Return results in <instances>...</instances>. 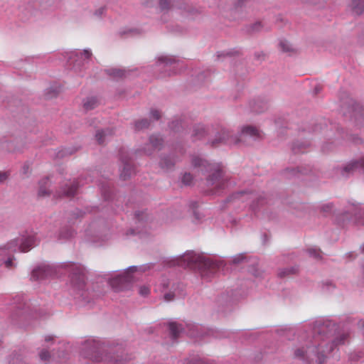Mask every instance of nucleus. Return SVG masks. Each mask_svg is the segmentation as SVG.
<instances>
[{"label": "nucleus", "mask_w": 364, "mask_h": 364, "mask_svg": "<svg viewBox=\"0 0 364 364\" xmlns=\"http://www.w3.org/2000/svg\"><path fill=\"white\" fill-rule=\"evenodd\" d=\"M28 165H24L23 167V173L24 174H26L28 171Z\"/></svg>", "instance_id": "nucleus-54"}, {"label": "nucleus", "mask_w": 364, "mask_h": 364, "mask_svg": "<svg viewBox=\"0 0 364 364\" xmlns=\"http://www.w3.org/2000/svg\"><path fill=\"white\" fill-rule=\"evenodd\" d=\"M159 70H164V76H171L181 72L184 68L183 61L171 55H161L156 61Z\"/></svg>", "instance_id": "nucleus-8"}, {"label": "nucleus", "mask_w": 364, "mask_h": 364, "mask_svg": "<svg viewBox=\"0 0 364 364\" xmlns=\"http://www.w3.org/2000/svg\"><path fill=\"white\" fill-rule=\"evenodd\" d=\"M75 234V231L68 228H63L59 234V237L63 239H68L74 236Z\"/></svg>", "instance_id": "nucleus-29"}, {"label": "nucleus", "mask_w": 364, "mask_h": 364, "mask_svg": "<svg viewBox=\"0 0 364 364\" xmlns=\"http://www.w3.org/2000/svg\"><path fill=\"white\" fill-rule=\"evenodd\" d=\"M202 325L195 323H190L186 324V331L181 323L177 322H170L168 323L169 333L173 340H176L180 337L181 333L186 332V333L193 338L200 337L203 335Z\"/></svg>", "instance_id": "nucleus-7"}, {"label": "nucleus", "mask_w": 364, "mask_h": 364, "mask_svg": "<svg viewBox=\"0 0 364 364\" xmlns=\"http://www.w3.org/2000/svg\"><path fill=\"white\" fill-rule=\"evenodd\" d=\"M179 124V122L178 121H176V122H172L171 124H170V127L171 129H173L176 125H178Z\"/></svg>", "instance_id": "nucleus-53"}, {"label": "nucleus", "mask_w": 364, "mask_h": 364, "mask_svg": "<svg viewBox=\"0 0 364 364\" xmlns=\"http://www.w3.org/2000/svg\"><path fill=\"white\" fill-rule=\"evenodd\" d=\"M364 168V158H361L359 161H352L350 164H348L344 168H343V173H350L354 172L357 171H360Z\"/></svg>", "instance_id": "nucleus-15"}, {"label": "nucleus", "mask_w": 364, "mask_h": 364, "mask_svg": "<svg viewBox=\"0 0 364 364\" xmlns=\"http://www.w3.org/2000/svg\"><path fill=\"white\" fill-rule=\"evenodd\" d=\"M127 235H136V234H139V232H136L135 230H134V229H130V230L127 232Z\"/></svg>", "instance_id": "nucleus-51"}, {"label": "nucleus", "mask_w": 364, "mask_h": 364, "mask_svg": "<svg viewBox=\"0 0 364 364\" xmlns=\"http://www.w3.org/2000/svg\"><path fill=\"white\" fill-rule=\"evenodd\" d=\"M242 134L243 136L248 135L253 137L260 138L261 134L259 131L253 127H245L242 129Z\"/></svg>", "instance_id": "nucleus-21"}, {"label": "nucleus", "mask_w": 364, "mask_h": 364, "mask_svg": "<svg viewBox=\"0 0 364 364\" xmlns=\"http://www.w3.org/2000/svg\"><path fill=\"white\" fill-rule=\"evenodd\" d=\"M11 142L8 141L5 139H0V151H11Z\"/></svg>", "instance_id": "nucleus-35"}, {"label": "nucleus", "mask_w": 364, "mask_h": 364, "mask_svg": "<svg viewBox=\"0 0 364 364\" xmlns=\"http://www.w3.org/2000/svg\"><path fill=\"white\" fill-rule=\"evenodd\" d=\"M80 181L77 180L67 181L62 184L60 190L56 193V195L59 198L63 196H74L77 193V188L80 187Z\"/></svg>", "instance_id": "nucleus-11"}, {"label": "nucleus", "mask_w": 364, "mask_h": 364, "mask_svg": "<svg viewBox=\"0 0 364 364\" xmlns=\"http://www.w3.org/2000/svg\"><path fill=\"white\" fill-rule=\"evenodd\" d=\"M9 364H27L20 353H13L9 360Z\"/></svg>", "instance_id": "nucleus-24"}, {"label": "nucleus", "mask_w": 364, "mask_h": 364, "mask_svg": "<svg viewBox=\"0 0 364 364\" xmlns=\"http://www.w3.org/2000/svg\"><path fill=\"white\" fill-rule=\"evenodd\" d=\"M86 234L93 237L92 241L94 242H103L109 238V230L103 221L92 223L86 230Z\"/></svg>", "instance_id": "nucleus-9"}, {"label": "nucleus", "mask_w": 364, "mask_h": 364, "mask_svg": "<svg viewBox=\"0 0 364 364\" xmlns=\"http://www.w3.org/2000/svg\"><path fill=\"white\" fill-rule=\"evenodd\" d=\"M134 32H135L134 30H128V31H120L119 33L121 36H122V35L127 34L128 33H134Z\"/></svg>", "instance_id": "nucleus-52"}, {"label": "nucleus", "mask_w": 364, "mask_h": 364, "mask_svg": "<svg viewBox=\"0 0 364 364\" xmlns=\"http://www.w3.org/2000/svg\"><path fill=\"white\" fill-rule=\"evenodd\" d=\"M172 7L171 0H159V8L161 11H168Z\"/></svg>", "instance_id": "nucleus-31"}, {"label": "nucleus", "mask_w": 364, "mask_h": 364, "mask_svg": "<svg viewBox=\"0 0 364 364\" xmlns=\"http://www.w3.org/2000/svg\"><path fill=\"white\" fill-rule=\"evenodd\" d=\"M209 172L208 178H206V195L208 192L218 193L225 187L228 180L220 164H214L206 165V172Z\"/></svg>", "instance_id": "nucleus-6"}, {"label": "nucleus", "mask_w": 364, "mask_h": 364, "mask_svg": "<svg viewBox=\"0 0 364 364\" xmlns=\"http://www.w3.org/2000/svg\"><path fill=\"white\" fill-rule=\"evenodd\" d=\"M120 159L122 164V168L120 170L119 177L122 180L126 181L134 173V168L131 161L127 156H124L122 152L120 154Z\"/></svg>", "instance_id": "nucleus-13"}, {"label": "nucleus", "mask_w": 364, "mask_h": 364, "mask_svg": "<svg viewBox=\"0 0 364 364\" xmlns=\"http://www.w3.org/2000/svg\"><path fill=\"white\" fill-rule=\"evenodd\" d=\"M105 11H106V8L105 6H101L95 10L93 15L97 18H101L105 15Z\"/></svg>", "instance_id": "nucleus-40"}, {"label": "nucleus", "mask_w": 364, "mask_h": 364, "mask_svg": "<svg viewBox=\"0 0 364 364\" xmlns=\"http://www.w3.org/2000/svg\"><path fill=\"white\" fill-rule=\"evenodd\" d=\"M143 215H144L143 212L136 211L135 213V217L138 221H141V220H144Z\"/></svg>", "instance_id": "nucleus-47"}, {"label": "nucleus", "mask_w": 364, "mask_h": 364, "mask_svg": "<svg viewBox=\"0 0 364 364\" xmlns=\"http://www.w3.org/2000/svg\"><path fill=\"white\" fill-rule=\"evenodd\" d=\"M152 263L145 264L140 266L129 267L122 274L118 275L109 281V284L116 292L127 291L131 289L134 282L132 273L141 272H145L153 268Z\"/></svg>", "instance_id": "nucleus-5"}, {"label": "nucleus", "mask_w": 364, "mask_h": 364, "mask_svg": "<svg viewBox=\"0 0 364 364\" xmlns=\"http://www.w3.org/2000/svg\"><path fill=\"white\" fill-rule=\"evenodd\" d=\"M171 265L188 268L199 273L203 277L205 272V257L202 253L188 250L183 255L173 259Z\"/></svg>", "instance_id": "nucleus-4"}, {"label": "nucleus", "mask_w": 364, "mask_h": 364, "mask_svg": "<svg viewBox=\"0 0 364 364\" xmlns=\"http://www.w3.org/2000/svg\"><path fill=\"white\" fill-rule=\"evenodd\" d=\"M293 150H294V151L295 153H297V152H298V151H296V147H294V148H293Z\"/></svg>", "instance_id": "nucleus-57"}, {"label": "nucleus", "mask_w": 364, "mask_h": 364, "mask_svg": "<svg viewBox=\"0 0 364 364\" xmlns=\"http://www.w3.org/2000/svg\"><path fill=\"white\" fill-rule=\"evenodd\" d=\"M97 105V99L95 97H88L83 101V107L87 111L95 109Z\"/></svg>", "instance_id": "nucleus-19"}, {"label": "nucleus", "mask_w": 364, "mask_h": 364, "mask_svg": "<svg viewBox=\"0 0 364 364\" xmlns=\"http://www.w3.org/2000/svg\"><path fill=\"white\" fill-rule=\"evenodd\" d=\"M70 272L71 283L78 289H82L85 284V274L84 268L78 264L70 263L67 264Z\"/></svg>", "instance_id": "nucleus-10"}, {"label": "nucleus", "mask_w": 364, "mask_h": 364, "mask_svg": "<svg viewBox=\"0 0 364 364\" xmlns=\"http://www.w3.org/2000/svg\"><path fill=\"white\" fill-rule=\"evenodd\" d=\"M92 56V52L90 49H85L83 51L76 54L77 58L89 59Z\"/></svg>", "instance_id": "nucleus-38"}, {"label": "nucleus", "mask_w": 364, "mask_h": 364, "mask_svg": "<svg viewBox=\"0 0 364 364\" xmlns=\"http://www.w3.org/2000/svg\"><path fill=\"white\" fill-rule=\"evenodd\" d=\"M363 252H364V245L362 247Z\"/></svg>", "instance_id": "nucleus-60"}, {"label": "nucleus", "mask_w": 364, "mask_h": 364, "mask_svg": "<svg viewBox=\"0 0 364 364\" xmlns=\"http://www.w3.org/2000/svg\"><path fill=\"white\" fill-rule=\"evenodd\" d=\"M169 286H170L169 280L166 278H162L160 284L158 285L156 290L157 291H160V292L163 293V292H165L171 289V288H169Z\"/></svg>", "instance_id": "nucleus-25"}, {"label": "nucleus", "mask_w": 364, "mask_h": 364, "mask_svg": "<svg viewBox=\"0 0 364 364\" xmlns=\"http://www.w3.org/2000/svg\"><path fill=\"white\" fill-rule=\"evenodd\" d=\"M262 28V23L260 22H257L255 24H253L251 27V32L258 31Z\"/></svg>", "instance_id": "nucleus-45"}, {"label": "nucleus", "mask_w": 364, "mask_h": 364, "mask_svg": "<svg viewBox=\"0 0 364 364\" xmlns=\"http://www.w3.org/2000/svg\"><path fill=\"white\" fill-rule=\"evenodd\" d=\"M308 252L311 257H313L315 259H321V252L320 250L310 249V250H309Z\"/></svg>", "instance_id": "nucleus-41"}, {"label": "nucleus", "mask_w": 364, "mask_h": 364, "mask_svg": "<svg viewBox=\"0 0 364 364\" xmlns=\"http://www.w3.org/2000/svg\"><path fill=\"white\" fill-rule=\"evenodd\" d=\"M280 48L283 52H292L294 49L291 44L287 41H282L279 43Z\"/></svg>", "instance_id": "nucleus-36"}, {"label": "nucleus", "mask_w": 364, "mask_h": 364, "mask_svg": "<svg viewBox=\"0 0 364 364\" xmlns=\"http://www.w3.org/2000/svg\"><path fill=\"white\" fill-rule=\"evenodd\" d=\"M150 122L147 119H141L138 121H136L134 124L136 130H142L144 129H146L149 127Z\"/></svg>", "instance_id": "nucleus-27"}, {"label": "nucleus", "mask_w": 364, "mask_h": 364, "mask_svg": "<svg viewBox=\"0 0 364 364\" xmlns=\"http://www.w3.org/2000/svg\"><path fill=\"white\" fill-rule=\"evenodd\" d=\"M101 190L102 195L105 200L109 199L110 197V191H109V186L108 184H102L101 186Z\"/></svg>", "instance_id": "nucleus-37"}, {"label": "nucleus", "mask_w": 364, "mask_h": 364, "mask_svg": "<svg viewBox=\"0 0 364 364\" xmlns=\"http://www.w3.org/2000/svg\"><path fill=\"white\" fill-rule=\"evenodd\" d=\"M352 11L356 15L364 11V0H352Z\"/></svg>", "instance_id": "nucleus-20"}, {"label": "nucleus", "mask_w": 364, "mask_h": 364, "mask_svg": "<svg viewBox=\"0 0 364 364\" xmlns=\"http://www.w3.org/2000/svg\"><path fill=\"white\" fill-rule=\"evenodd\" d=\"M150 115L155 120H159L161 117V114H160L159 112L156 109H151L150 112Z\"/></svg>", "instance_id": "nucleus-44"}, {"label": "nucleus", "mask_w": 364, "mask_h": 364, "mask_svg": "<svg viewBox=\"0 0 364 364\" xmlns=\"http://www.w3.org/2000/svg\"><path fill=\"white\" fill-rule=\"evenodd\" d=\"M106 73L115 79L122 78L125 76V70L118 68H110L106 70Z\"/></svg>", "instance_id": "nucleus-23"}, {"label": "nucleus", "mask_w": 364, "mask_h": 364, "mask_svg": "<svg viewBox=\"0 0 364 364\" xmlns=\"http://www.w3.org/2000/svg\"><path fill=\"white\" fill-rule=\"evenodd\" d=\"M181 182L186 186H192L193 183V177L190 173H185L182 176Z\"/></svg>", "instance_id": "nucleus-30"}, {"label": "nucleus", "mask_w": 364, "mask_h": 364, "mask_svg": "<svg viewBox=\"0 0 364 364\" xmlns=\"http://www.w3.org/2000/svg\"><path fill=\"white\" fill-rule=\"evenodd\" d=\"M152 151H153V149H151V150L149 148H146V147H145V148L144 149V152L146 154H147V155H150V154H152Z\"/></svg>", "instance_id": "nucleus-50"}, {"label": "nucleus", "mask_w": 364, "mask_h": 364, "mask_svg": "<svg viewBox=\"0 0 364 364\" xmlns=\"http://www.w3.org/2000/svg\"><path fill=\"white\" fill-rule=\"evenodd\" d=\"M363 327H364V321L363 322Z\"/></svg>", "instance_id": "nucleus-61"}, {"label": "nucleus", "mask_w": 364, "mask_h": 364, "mask_svg": "<svg viewBox=\"0 0 364 364\" xmlns=\"http://www.w3.org/2000/svg\"><path fill=\"white\" fill-rule=\"evenodd\" d=\"M17 308L19 309H24L25 312L30 311L31 304L29 302L23 301L22 303L19 302L17 304Z\"/></svg>", "instance_id": "nucleus-39"}, {"label": "nucleus", "mask_w": 364, "mask_h": 364, "mask_svg": "<svg viewBox=\"0 0 364 364\" xmlns=\"http://www.w3.org/2000/svg\"><path fill=\"white\" fill-rule=\"evenodd\" d=\"M206 277H208V269L215 272L218 269L220 268V263L219 262H215L212 261L210 258L206 257Z\"/></svg>", "instance_id": "nucleus-26"}, {"label": "nucleus", "mask_w": 364, "mask_h": 364, "mask_svg": "<svg viewBox=\"0 0 364 364\" xmlns=\"http://www.w3.org/2000/svg\"><path fill=\"white\" fill-rule=\"evenodd\" d=\"M220 135H222V136H220L211 142L213 146H216L221 142L228 143L230 144H237L239 142V139L236 137L233 138L229 131L223 130Z\"/></svg>", "instance_id": "nucleus-14"}, {"label": "nucleus", "mask_w": 364, "mask_h": 364, "mask_svg": "<svg viewBox=\"0 0 364 364\" xmlns=\"http://www.w3.org/2000/svg\"><path fill=\"white\" fill-rule=\"evenodd\" d=\"M298 269L296 268L292 267V268H287L281 270L279 272V276L280 277H284L286 276H289L290 274H296L297 272Z\"/></svg>", "instance_id": "nucleus-34"}, {"label": "nucleus", "mask_w": 364, "mask_h": 364, "mask_svg": "<svg viewBox=\"0 0 364 364\" xmlns=\"http://www.w3.org/2000/svg\"><path fill=\"white\" fill-rule=\"evenodd\" d=\"M112 129L107 128L106 129L98 130L96 132L95 138L100 144H103L105 141V138L107 136L112 134Z\"/></svg>", "instance_id": "nucleus-18"}, {"label": "nucleus", "mask_w": 364, "mask_h": 364, "mask_svg": "<svg viewBox=\"0 0 364 364\" xmlns=\"http://www.w3.org/2000/svg\"><path fill=\"white\" fill-rule=\"evenodd\" d=\"M53 339V338L51 336H46V341H51Z\"/></svg>", "instance_id": "nucleus-55"}, {"label": "nucleus", "mask_w": 364, "mask_h": 364, "mask_svg": "<svg viewBox=\"0 0 364 364\" xmlns=\"http://www.w3.org/2000/svg\"><path fill=\"white\" fill-rule=\"evenodd\" d=\"M328 326V325H322L318 329V333L314 337L312 345L311 346H308V350L304 351L303 349H297L295 352V355L298 358H302L304 356L305 353L311 352L318 355L319 363L321 364L323 363L321 358H323L325 354L331 352L334 346L344 343L345 341L348 337V334H342L331 345H328V343L326 341L327 337L325 335H322V333L325 332V330Z\"/></svg>", "instance_id": "nucleus-2"}, {"label": "nucleus", "mask_w": 364, "mask_h": 364, "mask_svg": "<svg viewBox=\"0 0 364 364\" xmlns=\"http://www.w3.org/2000/svg\"><path fill=\"white\" fill-rule=\"evenodd\" d=\"M81 355L93 362L103 360L107 364H126L132 359L131 355L124 351L103 354L102 344L92 338L84 341L81 348Z\"/></svg>", "instance_id": "nucleus-1"}, {"label": "nucleus", "mask_w": 364, "mask_h": 364, "mask_svg": "<svg viewBox=\"0 0 364 364\" xmlns=\"http://www.w3.org/2000/svg\"><path fill=\"white\" fill-rule=\"evenodd\" d=\"M9 177L7 172H0V183H4Z\"/></svg>", "instance_id": "nucleus-46"}, {"label": "nucleus", "mask_w": 364, "mask_h": 364, "mask_svg": "<svg viewBox=\"0 0 364 364\" xmlns=\"http://www.w3.org/2000/svg\"><path fill=\"white\" fill-rule=\"evenodd\" d=\"M191 162H192V165L194 167H199L203 164V159L198 156H194L192 158Z\"/></svg>", "instance_id": "nucleus-42"}, {"label": "nucleus", "mask_w": 364, "mask_h": 364, "mask_svg": "<svg viewBox=\"0 0 364 364\" xmlns=\"http://www.w3.org/2000/svg\"><path fill=\"white\" fill-rule=\"evenodd\" d=\"M175 287L172 285L171 289L164 293V300L166 302H170L174 300L175 299Z\"/></svg>", "instance_id": "nucleus-28"}, {"label": "nucleus", "mask_w": 364, "mask_h": 364, "mask_svg": "<svg viewBox=\"0 0 364 364\" xmlns=\"http://www.w3.org/2000/svg\"><path fill=\"white\" fill-rule=\"evenodd\" d=\"M38 355H39V358L41 361H43L46 363H48L50 361L51 355L46 349H45V348L42 349L39 352Z\"/></svg>", "instance_id": "nucleus-32"}, {"label": "nucleus", "mask_w": 364, "mask_h": 364, "mask_svg": "<svg viewBox=\"0 0 364 364\" xmlns=\"http://www.w3.org/2000/svg\"><path fill=\"white\" fill-rule=\"evenodd\" d=\"M59 154H60V156H65V154H64V153H60H60H59Z\"/></svg>", "instance_id": "nucleus-56"}, {"label": "nucleus", "mask_w": 364, "mask_h": 364, "mask_svg": "<svg viewBox=\"0 0 364 364\" xmlns=\"http://www.w3.org/2000/svg\"><path fill=\"white\" fill-rule=\"evenodd\" d=\"M193 136H198L199 138H203V131H198V129L194 130Z\"/></svg>", "instance_id": "nucleus-48"}, {"label": "nucleus", "mask_w": 364, "mask_h": 364, "mask_svg": "<svg viewBox=\"0 0 364 364\" xmlns=\"http://www.w3.org/2000/svg\"><path fill=\"white\" fill-rule=\"evenodd\" d=\"M36 240L34 235H28L26 237L23 236L11 240L7 244L6 247L0 248V262H1L0 265L1 264H4L9 269L14 266L12 259L8 257V250L11 252L18 250L20 252H26L29 251L36 245Z\"/></svg>", "instance_id": "nucleus-3"}, {"label": "nucleus", "mask_w": 364, "mask_h": 364, "mask_svg": "<svg viewBox=\"0 0 364 364\" xmlns=\"http://www.w3.org/2000/svg\"><path fill=\"white\" fill-rule=\"evenodd\" d=\"M50 181L48 177L43 178L39 181L38 196L41 197L48 196L50 191L48 187L49 186Z\"/></svg>", "instance_id": "nucleus-16"}, {"label": "nucleus", "mask_w": 364, "mask_h": 364, "mask_svg": "<svg viewBox=\"0 0 364 364\" xmlns=\"http://www.w3.org/2000/svg\"><path fill=\"white\" fill-rule=\"evenodd\" d=\"M175 164V161L170 156L161 157L159 165L162 168L169 169L171 168Z\"/></svg>", "instance_id": "nucleus-22"}, {"label": "nucleus", "mask_w": 364, "mask_h": 364, "mask_svg": "<svg viewBox=\"0 0 364 364\" xmlns=\"http://www.w3.org/2000/svg\"><path fill=\"white\" fill-rule=\"evenodd\" d=\"M139 293L142 296H146L150 293V289L146 286H141L139 287Z\"/></svg>", "instance_id": "nucleus-43"}, {"label": "nucleus", "mask_w": 364, "mask_h": 364, "mask_svg": "<svg viewBox=\"0 0 364 364\" xmlns=\"http://www.w3.org/2000/svg\"><path fill=\"white\" fill-rule=\"evenodd\" d=\"M255 112H261L260 110H258V109H255Z\"/></svg>", "instance_id": "nucleus-59"}, {"label": "nucleus", "mask_w": 364, "mask_h": 364, "mask_svg": "<svg viewBox=\"0 0 364 364\" xmlns=\"http://www.w3.org/2000/svg\"><path fill=\"white\" fill-rule=\"evenodd\" d=\"M191 208L193 209V213L196 219V223H200L201 220L200 214L198 212L199 203L196 201L193 202L191 203Z\"/></svg>", "instance_id": "nucleus-33"}, {"label": "nucleus", "mask_w": 364, "mask_h": 364, "mask_svg": "<svg viewBox=\"0 0 364 364\" xmlns=\"http://www.w3.org/2000/svg\"><path fill=\"white\" fill-rule=\"evenodd\" d=\"M164 140L159 135H151L149 137V144H147V146L149 145L151 146L153 149H161L163 146Z\"/></svg>", "instance_id": "nucleus-17"}, {"label": "nucleus", "mask_w": 364, "mask_h": 364, "mask_svg": "<svg viewBox=\"0 0 364 364\" xmlns=\"http://www.w3.org/2000/svg\"><path fill=\"white\" fill-rule=\"evenodd\" d=\"M56 95H57V93H56V92H55V93H54V95H53V96H55ZM53 97V95H52V96H49L48 97Z\"/></svg>", "instance_id": "nucleus-58"}, {"label": "nucleus", "mask_w": 364, "mask_h": 364, "mask_svg": "<svg viewBox=\"0 0 364 364\" xmlns=\"http://www.w3.org/2000/svg\"><path fill=\"white\" fill-rule=\"evenodd\" d=\"M55 274L54 268L48 264H42L35 268L31 273L32 280H43Z\"/></svg>", "instance_id": "nucleus-12"}, {"label": "nucleus", "mask_w": 364, "mask_h": 364, "mask_svg": "<svg viewBox=\"0 0 364 364\" xmlns=\"http://www.w3.org/2000/svg\"><path fill=\"white\" fill-rule=\"evenodd\" d=\"M331 208H332L331 205H330V204H327V205H323V206L322 207V210H323V212H327V211H328V210H331Z\"/></svg>", "instance_id": "nucleus-49"}]
</instances>
